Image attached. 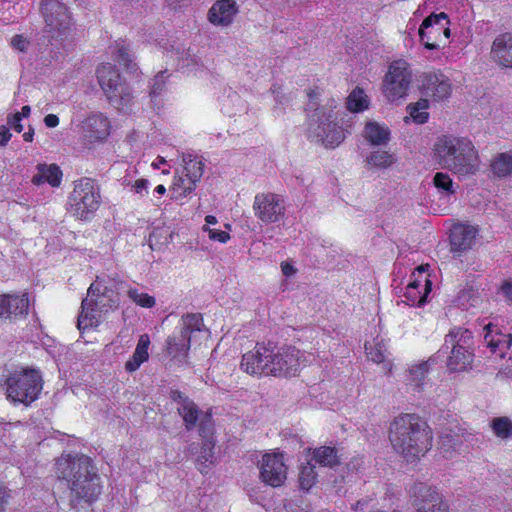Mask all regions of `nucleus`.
<instances>
[{
	"label": "nucleus",
	"instance_id": "11",
	"mask_svg": "<svg viewBox=\"0 0 512 512\" xmlns=\"http://www.w3.org/2000/svg\"><path fill=\"white\" fill-rule=\"evenodd\" d=\"M204 323L201 314L192 313L183 315L178 332L173 333L166 340V352L174 359L182 362L190 349L191 336L195 332H201Z\"/></svg>",
	"mask_w": 512,
	"mask_h": 512
},
{
	"label": "nucleus",
	"instance_id": "27",
	"mask_svg": "<svg viewBox=\"0 0 512 512\" xmlns=\"http://www.w3.org/2000/svg\"><path fill=\"white\" fill-rule=\"evenodd\" d=\"M150 344V338L147 334H143L139 337L136 349L132 357L125 363V369L128 372L136 371L142 363L148 360V348Z\"/></svg>",
	"mask_w": 512,
	"mask_h": 512
},
{
	"label": "nucleus",
	"instance_id": "38",
	"mask_svg": "<svg viewBox=\"0 0 512 512\" xmlns=\"http://www.w3.org/2000/svg\"><path fill=\"white\" fill-rule=\"evenodd\" d=\"M494 435L501 439H508L512 436V421L506 416L496 417L490 422Z\"/></svg>",
	"mask_w": 512,
	"mask_h": 512
},
{
	"label": "nucleus",
	"instance_id": "44",
	"mask_svg": "<svg viewBox=\"0 0 512 512\" xmlns=\"http://www.w3.org/2000/svg\"><path fill=\"white\" fill-rule=\"evenodd\" d=\"M208 21L213 25L224 24V0H217L209 9Z\"/></svg>",
	"mask_w": 512,
	"mask_h": 512
},
{
	"label": "nucleus",
	"instance_id": "23",
	"mask_svg": "<svg viewBox=\"0 0 512 512\" xmlns=\"http://www.w3.org/2000/svg\"><path fill=\"white\" fill-rule=\"evenodd\" d=\"M477 235V229L474 226L466 224H456L451 229L450 243L453 251H463L469 249Z\"/></svg>",
	"mask_w": 512,
	"mask_h": 512
},
{
	"label": "nucleus",
	"instance_id": "35",
	"mask_svg": "<svg viewBox=\"0 0 512 512\" xmlns=\"http://www.w3.org/2000/svg\"><path fill=\"white\" fill-rule=\"evenodd\" d=\"M365 350L367 357L377 363H384L386 360L387 347L382 339H374L372 342H366Z\"/></svg>",
	"mask_w": 512,
	"mask_h": 512
},
{
	"label": "nucleus",
	"instance_id": "31",
	"mask_svg": "<svg viewBox=\"0 0 512 512\" xmlns=\"http://www.w3.org/2000/svg\"><path fill=\"white\" fill-rule=\"evenodd\" d=\"M114 55L116 61L128 72H135L137 70L134 56L130 53V49L124 41L116 43Z\"/></svg>",
	"mask_w": 512,
	"mask_h": 512
},
{
	"label": "nucleus",
	"instance_id": "25",
	"mask_svg": "<svg viewBox=\"0 0 512 512\" xmlns=\"http://www.w3.org/2000/svg\"><path fill=\"white\" fill-rule=\"evenodd\" d=\"M311 452V460L322 467L334 468L340 464L338 450L332 446H320L315 449H308Z\"/></svg>",
	"mask_w": 512,
	"mask_h": 512
},
{
	"label": "nucleus",
	"instance_id": "42",
	"mask_svg": "<svg viewBox=\"0 0 512 512\" xmlns=\"http://www.w3.org/2000/svg\"><path fill=\"white\" fill-rule=\"evenodd\" d=\"M433 183L440 192L445 193L446 195L455 193L454 183L446 173L437 172L434 175Z\"/></svg>",
	"mask_w": 512,
	"mask_h": 512
},
{
	"label": "nucleus",
	"instance_id": "60",
	"mask_svg": "<svg viewBox=\"0 0 512 512\" xmlns=\"http://www.w3.org/2000/svg\"><path fill=\"white\" fill-rule=\"evenodd\" d=\"M30 112H31L30 106L25 105V106L22 107L21 112H17L16 114H21V118L22 117L26 118V117H28L30 115Z\"/></svg>",
	"mask_w": 512,
	"mask_h": 512
},
{
	"label": "nucleus",
	"instance_id": "46",
	"mask_svg": "<svg viewBox=\"0 0 512 512\" xmlns=\"http://www.w3.org/2000/svg\"><path fill=\"white\" fill-rule=\"evenodd\" d=\"M238 13V7L233 0H226V26L232 22L233 16Z\"/></svg>",
	"mask_w": 512,
	"mask_h": 512
},
{
	"label": "nucleus",
	"instance_id": "18",
	"mask_svg": "<svg viewBox=\"0 0 512 512\" xmlns=\"http://www.w3.org/2000/svg\"><path fill=\"white\" fill-rule=\"evenodd\" d=\"M253 209L255 215L264 223L279 221L285 212L280 197L273 193H262L255 196Z\"/></svg>",
	"mask_w": 512,
	"mask_h": 512
},
{
	"label": "nucleus",
	"instance_id": "51",
	"mask_svg": "<svg viewBox=\"0 0 512 512\" xmlns=\"http://www.w3.org/2000/svg\"><path fill=\"white\" fill-rule=\"evenodd\" d=\"M133 188L139 194H143V192L147 193L148 180L147 179H138L133 184Z\"/></svg>",
	"mask_w": 512,
	"mask_h": 512
},
{
	"label": "nucleus",
	"instance_id": "45",
	"mask_svg": "<svg viewBox=\"0 0 512 512\" xmlns=\"http://www.w3.org/2000/svg\"><path fill=\"white\" fill-rule=\"evenodd\" d=\"M167 70H163L157 73V75L152 80L151 86H150V92L149 95L151 98H155L162 94V92L165 90L166 85V74Z\"/></svg>",
	"mask_w": 512,
	"mask_h": 512
},
{
	"label": "nucleus",
	"instance_id": "48",
	"mask_svg": "<svg viewBox=\"0 0 512 512\" xmlns=\"http://www.w3.org/2000/svg\"><path fill=\"white\" fill-rule=\"evenodd\" d=\"M13 48L23 52L28 46V41L22 35H16L11 40Z\"/></svg>",
	"mask_w": 512,
	"mask_h": 512
},
{
	"label": "nucleus",
	"instance_id": "53",
	"mask_svg": "<svg viewBox=\"0 0 512 512\" xmlns=\"http://www.w3.org/2000/svg\"><path fill=\"white\" fill-rule=\"evenodd\" d=\"M281 271L285 276L290 277L296 273V268L288 262H282Z\"/></svg>",
	"mask_w": 512,
	"mask_h": 512
},
{
	"label": "nucleus",
	"instance_id": "58",
	"mask_svg": "<svg viewBox=\"0 0 512 512\" xmlns=\"http://www.w3.org/2000/svg\"><path fill=\"white\" fill-rule=\"evenodd\" d=\"M205 222L206 224L204 226H207V227H210V225H215L217 224V218L213 215H207L205 217Z\"/></svg>",
	"mask_w": 512,
	"mask_h": 512
},
{
	"label": "nucleus",
	"instance_id": "1",
	"mask_svg": "<svg viewBox=\"0 0 512 512\" xmlns=\"http://www.w3.org/2000/svg\"><path fill=\"white\" fill-rule=\"evenodd\" d=\"M57 475L69 484L71 503L76 506L80 501L91 503L101 493L100 477L92 460L86 455H66L57 460Z\"/></svg>",
	"mask_w": 512,
	"mask_h": 512
},
{
	"label": "nucleus",
	"instance_id": "43",
	"mask_svg": "<svg viewBox=\"0 0 512 512\" xmlns=\"http://www.w3.org/2000/svg\"><path fill=\"white\" fill-rule=\"evenodd\" d=\"M127 293L129 298L134 303L143 308H152L156 303L155 298L153 296H150L147 293L140 292L138 289H129Z\"/></svg>",
	"mask_w": 512,
	"mask_h": 512
},
{
	"label": "nucleus",
	"instance_id": "9",
	"mask_svg": "<svg viewBox=\"0 0 512 512\" xmlns=\"http://www.w3.org/2000/svg\"><path fill=\"white\" fill-rule=\"evenodd\" d=\"M96 73L98 83L109 103L118 110H127L133 102V95L116 67L110 63L102 64Z\"/></svg>",
	"mask_w": 512,
	"mask_h": 512
},
{
	"label": "nucleus",
	"instance_id": "26",
	"mask_svg": "<svg viewBox=\"0 0 512 512\" xmlns=\"http://www.w3.org/2000/svg\"><path fill=\"white\" fill-rule=\"evenodd\" d=\"M37 169V174H35L31 180L34 185H41L44 183H49L53 187L60 185L62 172L58 166L54 164H39Z\"/></svg>",
	"mask_w": 512,
	"mask_h": 512
},
{
	"label": "nucleus",
	"instance_id": "61",
	"mask_svg": "<svg viewBox=\"0 0 512 512\" xmlns=\"http://www.w3.org/2000/svg\"><path fill=\"white\" fill-rule=\"evenodd\" d=\"M273 93H275V99L279 104H284L285 101L288 100L285 96L280 95V93L276 90H274Z\"/></svg>",
	"mask_w": 512,
	"mask_h": 512
},
{
	"label": "nucleus",
	"instance_id": "62",
	"mask_svg": "<svg viewBox=\"0 0 512 512\" xmlns=\"http://www.w3.org/2000/svg\"><path fill=\"white\" fill-rule=\"evenodd\" d=\"M155 192L162 195L166 192V188L164 187V185H158L156 188H155Z\"/></svg>",
	"mask_w": 512,
	"mask_h": 512
},
{
	"label": "nucleus",
	"instance_id": "59",
	"mask_svg": "<svg viewBox=\"0 0 512 512\" xmlns=\"http://www.w3.org/2000/svg\"><path fill=\"white\" fill-rule=\"evenodd\" d=\"M166 57H169L175 62V45L171 44L170 49L166 50Z\"/></svg>",
	"mask_w": 512,
	"mask_h": 512
},
{
	"label": "nucleus",
	"instance_id": "6",
	"mask_svg": "<svg viewBox=\"0 0 512 512\" xmlns=\"http://www.w3.org/2000/svg\"><path fill=\"white\" fill-rule=\"evenodd\" d=\"M122 285L120 280L111 279L109 285H104L99 277L90 285L87 297L83 299L82 311L78 317L79 330L97 327L101 321V312L118 305L116 290Z\"/></svg>",
	"mask_w": 512,
	"mask_h": 512
},
{
	"label": "nucleus",
	"instance_id": "12",
	"mask_svg": "<svg viewBox=\"0 0 512 512\" xmlns=\"http://www.w3.org/2000/svg\"><path fill=\"white\" fill-rule=\"evenodd\" d=\"M472 335L468 329L454 327L445 337V346L451 345L447 366L451 371H464L471 366L473 353L470 351Z\"/></svg>",
	"mask_w": 512,
	"mask_h": 512
},
{
	"label": "nucleus",
	"instance_id": "3",
	"mask_svg": "<svg viewBox=\"0 0 512 512\" xmlns=\"http://www.w3.org/2000/svg\"><path fill=\"white\" fill-rule=\"evenodd\" d=\"M307 104V137L326 148L338 146L345 138L344 132L337 125L338 112L335 111L338 102L334 98L319 99V91L308 93Z\"/></svg>",
	"mask_w": 512,
	"mask_h": 512
},
{
	"label": "nucleus",
	"instance_id": "7",
	"mask_svg": "<svg viewBox=\"0 0 512 512\" xmlns=\"http://www.w3.org/2000/svg\"><path fill=\"white\" fill-rule=\"evenodd\" d=\"M171 398L177 403V411L182 417L187 431L193 430L197 424L199 435L204 440V452L214 445V423L210 412L202 413L198 406L180 391H172Z\"/></svg>",
	"mask_w": 512,
	"mask_h": 512
},
{
	"label": "nucleus",
	"instance_id": "4",
	"mask_svg": "<svg viewBox=\"0 0 512 512\" xmlns=\"http://www.w3.org/2000/svg\"><path fill=\"white\" fill-rule=\"evenodd\" d=\"M300 351L294 347L274 350L257 344L245 353L241 369L250 375L294 376L301 365Z\"/></svg>",
	"mask_w": 512,
	"mask_h": 512
},
{
	"label": "nucleus",
	"instance_id": "41",
	"mask_svg": "<svg viewBox=\"0 0 512 512\" xmlns=\"http://www.w3.org/2000/svg\"><path fill=\"white\" fill-rule=\"evenodd\" d=\"M172 238L171 232L163 227L155 228L149 235V246L151 249H160L169 244Z\"/></svg>",
	"mask_w": 512,
	"mask_h": 512
},
{
	"label": "nucleus",
	"instance_id": "19",
	"mask_svg": "<svg viewBox=\"0 0 512 512\" xmlns=\"http://www.w3.org/2000/svg\"><path fill=\"white\" fill-rule=\"evenodd\" d=\"M110 121L100 112L91 113L81 123V134L86 142H103L110 134Z\"/></svg>",
	"mask_w": 512,
	"mask_h": 512
},
{
	"label": "nucleus",
	"instance_id": "14",
	"mask_svg": "<svg viewBox=\"0 0 512 512\" xmlns=\"http://www.w3.org/2000/svg\"><path fill=\"white\" fill-rule=\"evenodd\" d=\"M100 205V189L90 178L75 182L70 196L72 213L80 219H87Z\"/></svg>",
	"mask_w": 512,
	"mask_h": 512
},
{
	"label": "nucleus",
	"instance_id": "50",
	"mask_svg": "<svg viewBox=\"0 0 512 512\" xmlns=\"http://www.w3.org/2000/svg\"><path fill=\"white\" fill-rule=\"evenodd\" d=\"M12 134L9 131V127L6 125L0 126V146H6L11 139Z\"/></svg>",
	"mask_w": 512,
	"mask_h": 512
},
{
	"label": "nucleus",
	"instance_id": "54",
	"mask_svg": "<svg viewBox=\"0 0 512 512\" xmlns=\"http://www.w3.org/2000/svg\"><path fill=\"white\" fill-rule=\"evenodd\" d=\"M177 60H178V64H176V66L179 68V69H182V70H186V71H189L191 70L192 67L196 66L197 64L194 63V64H191L189 62H186L188 61V58L184 59L182 56H178L177 57Z\"/></svg>",
	"mask_w": 512,
	"mask_h": 512
},
{
	"label": "nucleus",
	"instance_id": "5",
	"mask_svg": "<svg viewBox=\"0 0 512 512\" xmlns=\"http://www.w3.org/2000/svg\"><path fill=\"white\" fill-rule=\"evenodd\" d=\"M434 153L443 168L459 177L473 175L479 170L478 151L468 138L452 135L441 136L434 144Z\"/></svg>",
	"mask_w": 512,
	"mask_h": 512
},
{
	"label": "nucleus",
	"instance_id": "30",
	"mask_svg": "<svg viewBox=\"0 0 512 512\" xmlns=\"http://www.w3.org/2000/svg\"><path fill=\"white\" fill-rule=\"evenodd\" d=\"M493 173L500 178L512 174V152L498 154L491 164Z\"/></svg>",
	"mask_w": 512,
	"mask_h": 512
},
{
	"label": "nucleus",
	"instance_id": "2",
	"mask_svg": "<svg viewBox=\"0 0 512 512\" xmlns=\"http://www.w3.org/2000/svg\"><path fill=\"white\" fill-rule=\"evenodd\" d=\"M389 439L394 450L408 462L424 456L432 447V432L416 414H401L390 424Z\"/></svg>",
	"mask_w": 512,
	"mask_h": 512
},
{
	"label": "nucleus",
	"instance_id": "29",
	"mask_svg": "<svg viewBox=\"0 0 512 512\" xmlns=\"http://www.w3.org/2000/svg\"><path fill=\"white\" fill-rule=\"evenodd\" d=\"M419 286L420 282L418 280H414L406 287L405 296L408 301L411 302V305L422 306L426 302L427 296L431 291V281L428 278H425L424 293L418 291Z\"/></svg>",
	"mask_w": 512,
	"mask_h": 512
},
{
	"label": "nucleus",
	"instance_id": "52",
	"mask_svg": "<svg viewBox=\"0 0 512 512\" xmlns=\"http://www.w3.org/2000/svg\"><path fill=\"white\" fill-rule=\"evenodd\" d=\"M44 123L48 128H54L59 124V118L55 114H48L44 118Z\"/></svg>",
	"mask_w": 512,
	"mask_h": 512
},
{
	"label": "nucleus",
	"instance_id": "8",
	"mask_svg": "<svg viewBox=\"0 0 512 512\" xmlns=\"http://www.w3.org/2000/svg\"><path fill=\"white\" fill-rule=\"evenodd\" d=\"M42 388V376L34 368L16 370L5 381L7 398L14 403L30 405L38 398Z\"/></svg>",
	"mask_w": 512,
	"mask_h": 512
},
{
	"label": "nucleus",
	"instance_id": "16",
	"mask_svg": "<svg viewBox=\"0 0 512 512\" xmlns=\"http://www.w3.org/2000/svg\"><path fill=\"white\" fill-rule=\"evenodd\" d=\"M260 479L266 485L277 488L287 479L288 467L284 454L280 452L266 453L259 462Z\"/></svg>",
	"mask_w": 512,
	"mask_h": 512
},
{
	"label": "nucleus",
	"instance_id": "28",
	"mask_svg": "<svg viewBox=\"0 0 512 512\" xmlns=\"http://www.w3.org/2000/svg\"><path fill=\"white\" fill-rule=\"evenodd\" d=\"M364 137L372 145H383L389 141L390 131L387 126L371 121L365 125Z\"/></svg>",
	"mask_w": 512,
	"mask_h": 512
},
{
	"label": "nucleus",
	"instance_id": "15",
	"mask_svg": "<svg viewBox=\"0 0 512 512\" xmlns=\"http://www.w3.org/2000/svg\"><path fill=\"white\" fill-rule=\"evenodd\" d=\"M409 494L417 512H449L450 505L443 493L426 483H414Z\"/></svg>",
	"mask_w": 512,
	"mask_h": 512
},
{
	"label": "nucleus",
	"instance_id": "57",
	"mask_svg": "<svg viewBox=\"0 0 512 512\" xmlns=\"http://www.w3.org/2000/svg\"><path fill=\"white\" fill-rule=\"evenodd\" d=\"M33 137H34V129L31 126H29L28 131L23 134V139L26 142H32Z\"/></svg>",
	"mask_w": 512,
	"mask_h": 512
},
{
	"label": "nucleus",
	"instance_id": "49",
	"mask_svg": "<svg viewBox=\"0 0 512 512\" xmlns=\"http://www.w3.org/2000/svg\"><path fill=\"white\" fill-rule=\"evenodd\" d=\"M203 230L208 233L211 240L224 242V231L212 229L207 226H203Z\"/></svg>",
	"mask_w": 512,
	"mask_h": 512
},
{
	"label": "nucleus",
	"instance_id": "22",
	"mask_svg": "<svg viewBox=\"0 0 512 512\" xmlns=\"http://www.w3.org/2000/svg\"><path fill=\"white\" fill-rule=\"evenodd\" d=\"M491 58L503 68H512V33H503L494 39Z\"/></svg>",
	"mask_w": 512,
	"mask_h": 512
},
{
	"label": "nucleus",
	"instance_id": "32",
	"mask_svg": "<svg viewBox=\"0 0 512 512\" xmlns=\"http://www.w3.org/2000/svg\"><path fill=\"white\" fill-rule=\"evenodd\" d=\"M492 325L488 324L485 329L487 330V333L484 336V341L486 345L491 349L492 352H496L499 350L501 354H503V350L505 348H508L510 344V337L507 335L502 334H493L492 333Z\"/></svg>",
	"mask_w": 512,
	"mask_h": 512
},
{
	"label": "nucleus",
	"instance_id": "55",
	"mask_svg": "<svg viewBox=\"0 0 512 512\" xmlns=\"http://www.w3.org/2000/svg\"><path fill=\"white\" fill-rule=\"evenodd\" d=\"M501 291L508 300L512 301V283H503L501 286Z\"/></svg>",
	"mask_w": 512,
	"mask_h": 512
},
{
	"label": "nucleus",
	"instance_id": "37",
	"mask_svg": "<svg viewBox=\"0 0 512 512\" xmlns=\"http://www.w3.org/2000/svg\"><path fill=\"white\" fill-rule=\"evenodd\" d=\"M346 106L351 112H361L368 108L369 100L362 89L356 88L349 94Z\"/></svg>",
	"mask_w": 512,
	"mask_h": 512
},
{
	"label": "nucleus",
	"instance_id": "33",
	"mask_svg": "<svg viewBox=\"0 0 512 512\" xmlns=\"http://www.w3.org/2000/svg\"><path fill=\"white\" fill-rule=\"evenodd\" d=\"M317 481V473L315 471V466L310 462L301 465L299 471V487L303 491H309Z\"/></svg>",
	"mask_w": 512,
	"mask_h": 512
},
{
	"label": "nucleus",
	"instance_id": "13",
	"mask_svg": "<svg viewBox=\"0 0 512 512\" xmlns=\"http://www.w3.org/2000/svg\"><path fill=\"white\" fill-rule=\"evenodd\" d=\"M412 82V71L405 60H396L389 65L383 80V94L391 103L406 98Z\"/></svg>",
	"mask_w": 512,
	"mask_h": 512
},
{
	"label": "nucleus",
	"instance_id": "40",
	"mask_svg": "<svg viewBox=\"0 0 512 512\" xmlns=\"http://www.w3.org/2000/svg\"><path fill=\"white\" fill-rule=\"evenodd\" d=\"M429 108L428 99H420L414 104H410L407 109L409 111L410 117L417 123L423 124L428 120V112Z\"/></svg>",
	"mask_w": 512,
	"mask_h": 512
},
{
	"label": "nucleus",
	"instance_id": "47",
	"mask_svg": "<svg viewBox=\"0 0 512 512\" xmlns=\"http://www.w3.org/2000/svg\"><path fill=\"white\" fill-rule=\"evenodd\" d=\"M21 122V114H13L8 117L7 123L10 127H12L16 132L20 133L23 130V125Z\"/></svg>",
	"mask_w": 512,
	"mask_h": 512
},
{
	"label": "nucleus",
	"instance_id": "20",
	"mask_svg": "<svg viewBox=\"0 0 512 512\" xmlns=\"http://www.w3.org/2000/svg\"><path fill=\"white\" fill-rule=\"evenodd\" d=\"M443 20H446V14L443 12L432 14L423 20L419 28V37L427 49L435 50L440 48Z\"/></svg>",
	"mask_w": 512,
	"mask_h": 512
},
{
	"label": "nucleus",
	"instance_id": "24",
	"mask_svg": "<svg viewBox=\"0 0 512 512\" xmlns=\"http://www.w3.org/2000/svg\"><path fill=\"white\" fill-rule=\"evenodd\" d=\"M433 363L434 360L430 358L411 365L407 371V384L414 390L421 391Z\"/></svg>",
	"mask_w": 512,
	"mask_h": 512
},
{
	"label": "nucleus",
	"instance_id": "64",
	"mask_svg": "<svg viewBox=\"0 0 512 512\" xmlns=\"http://www.w3.org/2000/svg\"><path fill=\"white\" fill-rule=\"evenodd\" d=\"M417 270H418L420 273H422V272H424V271H425V268H424V266H420V267H418V268H417Z\"/></svg>",
	"mask_w": 512,
	"mask_h": 512
},
{
	"label": "nucleus",
	"instance_id": "17",
	"mask_svg": "<svg viewBox=\"0 0 512 512\" xmlns=\"http://www.w3.org/2000/svg\"><path fill=\"white\" fill-rule=\"evenodd\" d=\"M422 93L435 101H442L450 97L452 84L441 71H428L420 76Z\"/></svg>",
	"mask_w": 512,
	"mask_h": 512
},
{
	"label": "nucleus",
	"instance_id": "10",
	"mask_svg": "<svg viewBox=\"0 0 512 512\" xmlns=\"http://www.w3.org/2000/svg\"><path fill=\"white\" fill-rule=\"evenodd\" d=\"M39 11L44 20V32L54 39H63L71 31L72 16L68 7L58 0H41Z\"/></svg>",
	"mask_w": 512,
	"mask_h": 512
},
{
	"label": "nucleus",
	"instance_id": "56",
	"mask_svg": "<svg viewBox=\"0 0 512 512\" xmlns=\"http://www.w3.org/2000/svg\"><path fill=\"white\" fill-rule=\"evenodd\" d=\"M449 23L448 18L446 17V20H443V30L441 32V35L443 34L444 39H448L450 37V29L447 26Z\"/></svg>",
	"mask_w": 512,
	"mask_h": 512
},
{
	"label": "nucleus",
	"instance_id": "39",
	"mask_svg": "<svg viewBox=\"0 0 512 512\" xmlns=\"http://www.w3.org/2000/svg\"><path fill=\"white\" fill-rule=\"evenodd\" d=\"M184 162V171L185 177L191 179L194 183H197L203 174V163L197 158H193L192 156L185 157L183 159Z\"/></svg>",
	"mask_w": 512,
	"mask_h": 512
},
{
	"label": "nucleus",
	"instance_id": "34",
	"mask_svg": "<svg viewBox=\"0 0 512 512\" xmlns=\"http://www.w3.org/2000/svg\"><path fill=\"white\" fill-rule=\"evenodd\" d=\"M194 183L185 174L175 176L171 187L172 198L179 199L185 197L195 189Z\"/></svg>",
	"mask_w": 512,
	"mask_h": 512
},
{
	"label": "nucleus",
	"instance_id": "36",
	"mask_svg": "<svg viewBox=\"0 0 512 512\" xmlns=\"http://www.w3.org/2000/svg\"><path fill=\"white\" fill-rule=\"evenodd\" d=\"M367 164L378 169H386L396 162V158L388 151H373L367 158Z\"/></svg>",
	"mask_w": 512,
	"mask_h": 512
},
{
	"label": "nucleus",
	"instance_id": "63",
	"mask_svg": "<svg viewBox=\"0 0 512 512\" xmlns=\"http://www.w3.org/2000/svg\"><path fill=\"white\" fill-rule=\"evenodd\" d=\"M176 54H177V55H180V54H181V55H184V54H186V52H185L183 49L181 50L180 48H178V49L176 50ZM187 55H188V56H190V54H189V53H187Z\"/></svg>",
	"mask_w": 512,
	"mask_h": 512
},
{
	"label": "nucleus",
	"instance_id": "21",
	"mask_svg": "<svg viewBox=\"0 0 512 512\" xmlns=\"http://www.w3.org/2000/svg\"><path fill=\"white\" fill-rule=\"evenodd\" d=\"M29 299L27 294L0 295V318H16L28 313Z\"/></svg>",
	"mask_w": 512,
	"mask_h": 512
}]
</instances>
